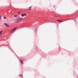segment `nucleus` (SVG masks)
<instances>
[{
    "label": "nucleus",
    "mask_w": 78,
    "mask_h": 78,
    "mask_svg": "<svg viewBox=\"0 0 78 78\" xmlns=\"http://www.w3.org/2000/svg\"><path fill=\"white\" fill-rule=\"evenodd\" d=\"M22 19H23V18H18L16 20V22H20V21H21V20H22Z\"/></svg>",
    "instance_id": "nucleus-1"
},
{
    "label": "nucleus",
    "mask_w": 78,
    "mask_h": 78,
    "mask_svg": "<svg viewBox=\"0 0 78 78\" xmlns=\"http://www.w3.org/2000/svg\"><path fill=\"white\" fill-rule=\"evenodd\" d=\"M16 29H17V27L14 28L13 30H11L10 31V33H14V31H15Z\"/></svg>",
    "instance_id": "nucleus-2"
},
{
    "label": "nucleus",
    "mask_w": 78,
    "mask_h": 78,
    "mask_svg": "<svg viewBox=\"0 0 78 78\" xmlns=\"http://www.w3.org/2000/svg\"><path fill=\"white\" fill-rule=\"evenodd\" d=\"M4 25L6 27H9V25H8L6 23H5Z\"/></svg>",
    "instance_id": "nucleus-3"
},
{
    "label": "nucleus",
    "mask_w": 78,
    "mask_h": 78,
    "mask_svg": "<svg viewBox=\"0 0 78 78\" xmlns=\"http://www.w3.org/2000/svg\"><path fill=\"white\" fill-rule=\"evenodd\" d=\"M20 62H21V64H23V60H20Z\"/></svg>",
    "instance_id": "nucleus-4"
},
{
    "label": "nucleus",
    "mask_w": 78,
    "mask_h": 78,
    "mask_svg": "<svg viewBox=\"0 0 78 78\" xmlns=\"http://www.w3.org/2000/svg\"><path fill=\"white\" fill-rule=\"evenodd\" d=\"M2 32H3V30H1L0 32V34H2Z\"/></svg>",
    "instance_id": "nucleus-5"
},
{
    "label": "nucleus",
    "mask_w": 78,
    "mask_h": 78,
    "mask_svg": "<svg viewBox=\"0 0 78 78\" xmlns=\"http://www.w3.org/2000/svg\"><path fill=\"white\" fill-rule=\"evenodd\" d=\"M31 7H29V10H31Z\"/></svg>",
    "instance_id": "nucleus-6"
},
{
    "label": "nucleus",
    "mask_w": 78,
    "mask_h": 78,
    "mask_svg": "<svg viewBox=\"0 0 78 78\" xmlns=\"http://www.w3.org/2000/svg\"><path fill=\"white\" fill-rule=\"evenodd\" d=\"M22 17H23V16H24V14H22Z\"/></svg>",
    "instance_id": "nucleus-7"
},
{
    "label": "nucleus",
    "mask_w": 78,
    "mask_h": 78,
    "mask_svg": "<svg viewBox=\"0 0 78 78\" xmlns=\"http://www.w3.org/2000/svg\"><path fill=\"white\" fill-rule=\"evenodd\" d=\"M57 22H61V21H60V20H57Z\"/></svg>",
    "instance_id": "nucleus-8"
},
{
    "label": "nucleus",
    "mask_w": 78,
    "mask_h": 78,
    "mask_svg": "<svg viewBox=\"0 0 78 78\" xmlns=\"http://www.w3.org/2000/svg\"><path fill=\"white\" fill-rule=\"evenodd\" d=\"M24 16H27V14H24Z\"/></svg>",
    "instance_id": "nucleus-9"
},
{
    "label": "nucleus",
    "mask_w": 78,
    "mask_h": 78,
    "mask_svg": "<svg viewBox=\"0 0 78 78\" xmlns=\"http://www.w3.org/2000/svg\"><path fill=\"white\" fill-rule=\"evenodd\" d=\"M20 77H21V78H23V77L22 76V75H20Z\"/></svg>",
    "instance_id": "nucleus-10"
},
{
    "label": "nucleus",
    "mask_w": 78,
    "mask_h": 78,
    "mask_svg": "<svg viewBox=\"0 0 78 78\" xmlns=\"http://www.w3.org/2000/svg\"><path fill=\"white\" fill-rule=\"evenodd\" d=\"M14 17H17V15H14Z\"/></svg>",
    "instance_id": "nucleus-11"
},
{
    "label": "nucleus",
    "mask_w": 78,
    "mask_h": 78,
    "mask_svg": "<svg viewBox=\"0 0 78 78\" xmlns=\"http://www.w3.org/2000/svg\"><path fill=\"white\" fill-rule=\"evenodd\" d=\"M4 19H6V17L4 16Z\"/></svg>",
    "instance_id": "nucleus-12"
},
{
    "label": "nucleus",
    "mask_w": 78,
    "mask_h": 78,
    "mask_svg": "<svg viewBox=\"0 0 78 78\" xmlns=\"http://www.w3.org/2000/svg\"><path fill=\"white\" fill-rule=\"evenodd\" d=\"M18 14H20V12H18Z\"/></svg>",
    "instance_id": "nucleus-13"
},
{
    "label": "nucleus",
    "mask_w": 78,
    "mask_h": 78,
    "mask_svg": "<svg viewBox=\"0 0 78 78\" xmlns=\"http://www.w3.org/2000/svg\"><path fill=\"white\" fill-rule=\"evenodd\" d=\"M1 19V16H0V20Z\"/></svg>",
    "instance_id": "nucleus-14"
},
{
    "label": "nucleus",
    "mask_w": 78,
    "mask_h": 78,
    "mask_svg": "<svg viewBox=\"0 0 78 78\" xmlns=\"http://www.w3.org/2000/svg\"><path fill=\"white\" fill-rule=\"evenodd\" d=\"M64 22V21H61V22Z\"/></svg>",
    "instance_id": "nucleus-15"
},
{
    "label": "nucleus",
    "mask_w": 78,
    "mask_h": 78,
    "mask_svg": "<svg viewBox=\"0 0 78 78\" xmlns=\"http://www.w3.org/2000/svg\"><path fill=\"white\" fill-rule=\"evenodd\" d=\"M55 17H56V16H55Z\"/></svg>",
    "instance_id": "nucleus-16"
}]
</instances>
